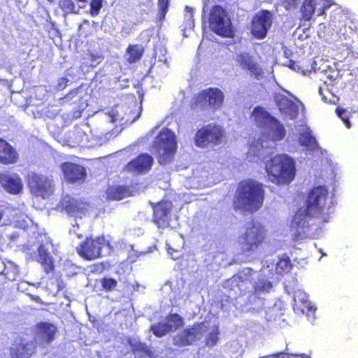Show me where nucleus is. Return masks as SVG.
I'll return each mask as SVG.
<instances>
[{"instance_id": "1", "label": "nucleus", "mask_w": 358, "mask_h": 358, "mask_svg": "<svg viewBox=\"0 0 358 358\" xmlns=\"http://www.w3.org/2000/svg\"><path fill=\"white\" fill-rule=\"evenodd\" d=\"M264 199L263 185L252 179L239 182L233 201L235 210L254 213L259 209Z\"/></svg>"}, {"instance_id": "2", "label": "nucleus", "mask_w": 358, "mask_h": 358, "mask_svg": "<svg viewBox=\"0 0 358 358\" xmlns=\"http://www.w3.org/2000/svg\"><path fill=\"white\" fill-rule=\"evenodd\" d=\"M266 171L272 182L289 184L296 175L295 162L286 155H277L266 162Z\"/></svg>"}, {"instance_id": "3", "label": "nucleus", "mask_w": 358, "mask_h": 358, "mask_svg": "<svg viewBox=\"0 0 358 358\" xmlns=\"http://www.w3.org/2000/svg\"><path fill=\"white\" fill-rule=\"evenodd\" d=\"M329 191L325 186L319 185L313 187L308 193L305 206L310 213H315L322 222H327L331 213L332 201L328 203Z\"/></svg>"}, {"instance_id": "4", "label": "nucleus", "mask_w": 358, "mask_h": 358, "mask_svg": "<svg viewBox=\"0 0 358 358\" xmlns=\"http://www.w3.org/2000/svg\"><path fill=\"white\" fill-rule=\"evenodd\" d=\"M177 141L174 134L168 129L162 130L155 138L152 152L161 165L170 164L177 151Z\"/></svg>"}, {"instance_id": "5", "label": "nucleus", "mask_w": 358, "mask_h": 358, "mask_svg": "<svg viewBox=\"0 0 358 358\" xmlns=\"http://www.w3.org/2000/svg\"><path fill=\"white\" fill-rule=\"evenodd\" d=\"M265 239L264 227L259 222L252 220L245 224L244 232L238 238V243L242 252L250 253L259 250Z\"/></svg>"}, {"instance_id": "6", "label": "nucleus", "mask_w": 358, "mask_h": 358, "mask_svg": "<svg viewBox=\"0 0 358 358\" xmlns=\"http://www.w3.org/2000/svg\"><path fill=\"white\" fill-rule=\"evenodd\" d=\"M209 27L215 34L223 38H233L235 29L227 10L221 6H212L209 17Z\"/></svg>"}, {"instance_id": "7", "label": "nucleus", "mask_w": 358, "mask_h": 358, "mask_svg": "<svg viewBox=\"0 0 358 358\" xmlns=\"http://www.w3.org/2000/svg\"><path fill=\"white\" fill-rule=\"evenodd\" d=\"M104 248H108L110 250L113 249V246L105 236L101 235L95 237L90 236L79 243L76 250L83 259L92 261L102 257L101 252Z\"/></svg>"}, {"instance_id": "8", "label": "nucleus", "mask_w": 358, "mask_h": 358, "mask_svg": "<svg viewBox=\"0 0 358 358\" xmlns=\"http://www.w3.org/2000/svg\"><path fill=\"white\" fill-rule=\"evenodd\" d=\"M25 180L30 194L35 197L45 199L54 193L55 182L52 176L33 171L27 175Z\"/></svg>"}, {"instance_id": "9", "label": "nucleus", "mask_w": 358, "mask_h": 358, "mask_svg": "<svg viewBox=\"0 0 358 358\" xmlns=\"http://www.w3.org/2000/svg\"><path fill=\"white\" fill-rule=\"evenodd\" d=\"M224 137L222 127L215 124H208L199 129L194 136L195 145L201 148L220 144Z\"/></svg>"}, {"instance_id": "10", "label": "nucleus", "mask_w": 358, "mask_h": 358, "mask_svg": "<svg viewBox=\"0 0 358 358\" xmlns=\"http://www.w3.org/2000/svg\"><path fill=\"white\" fill-rule=\"evenodd\" d=\"M252 115L257 123H262L268 127L272 136V140L278 141L282 140L285 136V129L280 121L272 116L268 111L261 106L254 108Z\"/></svg>"}, {"instance_id": "11", "label": "nucleus", "mask_w": 358, "mask_h": 358, "mask_svg": "<svg viewBox=\"0 0 358 358\" xmlns=\"http://www.w3.org/2000/svg\"><path fill=\"white\" fill-rule=\"evenodd\" d=\"M204 322H194L192 326L187 327L173 336V344L182 348L194 345L199 341L203 334Z\"/></svg>"}, {"instance_id": "12", "label": "nucleus", "mask_w": 358, "mask_h": 358, "mask_svg": "<svg viewBox=\"0 0 358 358\" xmlns=\"http://www.w3.org/2000/svg\"><path fill=\"white\" fill-rule=\"evenodd\" d=\"M273 23V15L271 11L262 9L257 13L251 21L250 32L257 39H264Z\"/></svg>"}, {"instance_id": "13", "label": "nucleus", "mask_w": 358, "mask_h": 358, "mask_svg": "<svg viewBox=\"0 0 358 358\" xmlns=\"http://www.w3.org/2000/svg\"><path fill=\"white\" fill-rule=\"evenodd\" d=\"M166 322H159L151 325L150 330L157 338H162L183 327L184 320L178 313H170L166 317Z\"/></svg>"}, {"instance_id": "14", "label": "nucleus", "mask_w": 358, "mask_h": 358, "mask_svg": "<svg viewBox=\"0 0 358 358\" xmlns=\"http://www.w3.org/2000/svg\"><path fill=\"white\" fill-rule=\"evenodd\" d=\"M152 222L158 228L165 229L170 225L173 204L170 201L162 200L152 204Z\"/></svg>"}, {"instance_id": "15", "label": "nucleus", "mask_w": 358, "mask_h": 358, "mask_svg": "<svg viewBox=\"0 0 358 358\" xmlns=\"http://www.w3.org/2000/svg\"><path fill=\"white\" fill-rule=\"evenodd\" d=\"M87 203L85 201L67 194L62 197L58 207L71 217H78L85 214L87 210Z\"/></svg>"}, {"instance_id": "16", "label": "nucleus", "mask_w": 358, "mask_h": 358, "mask_svg": "<svg viewBox=\"0 0 358 358\" xmlns=\"http://www.w3.org/2000/svg\"><path fill=\"white\" fill-rule=\"evenodd\" d=\"M339 40L346 48V57L358 55V35L350 25L344 24L339 30Z\"/></svg>"}, {"instance_id": "17", "label": "nucleus", "mask_w": 358, "mask_h": 358, "mask_svg": "<svg viewBox=\"0 0 358 358\" xmlns=\"http://www.w3.org/2000/svg\"><path fill=\"white\" fill-rule=\"evenodd\" d=\"M235 61L241 69L249 71L254 78L259 80L263 77V69L249 52H241L237 54Z\"/></svg>"}, {"instance_id": "18", "label": "nucleus", "mask_w": 358, "mask_h": 358, "mask_svg": "<svg viewBox=\"0 0 358 358\" xmlns=\"http://www.w3.org/2000/svg\"><path fill=\"white\" fill-rule=\"evenodd\" d=\"M153 164L152 157L148 153H141L129 162L124 167V171L138 175L148 172Z\"/></svg>"}, {"instance_id": "19", "label": "nucleus", "mask_w": 358, "mask_h": 358, "mask_svg": "<svg viewBox=\"0 0 358 358\" xmlns=\"http://www.w3.org/2000/svg\"><path fill=\"white\" fill-rule=\"evenodd\" d=\"M255 271L250 268H244L230 280L232 286L237 287L239 294H244L250 289V285L254 280Z\"/></svg>"}, {"instance_id": "20", "label": "nucleus", "mask_w": 358, "mask_h": 358, "mask_svg": "<svg viewBox=\"0 0 358 358\" xmlns=\"http://www.w3.org/2000/svg\"><path fill=\"white\" fill-rule=\"evenodd\" d=\"M36 352V346L32 341L20 339L14 342L9 350L11 358H31Z\"/></svg>"}, {"instance_id": "21", "label": "nucleus", "mask_w": 358, "mask_h": 358, "mask_svg": "<svg viewBox=\"0 0 358 358\" xmlns=\"http://www.w3.org/2000/svg\"><path fill=\"white\" fill-rule=\"evenodd\" d=\"M61 169L66 181L76 182L86 177L85 169L76 163L65 162L61 166Z\"/></svg>"}, {"instance_id": "22", "label": "nucleus", "mask_w": 358, "mask_h": 358, "mask_svg": "<svg viewBox=\"0 0 358 358\" xmlns=\"http://www.w3.org/2000/svg\"><path fill=\"white\" fill-rule=\"evenodd\" d=\"M0 185L7 192L14 195L20 194L23 189L22 180L17 174L1 173Z\"/></svg>"}, {"instance_id": "23", "label": "nucleus", "mask_w": 358, "mask_h": 358, "mask_svg": "<svg viewBox=\"0 0 358 358\" xmlns=\"http://www.w3.org/2000/svg\"><path fill=\"white\" fill-rule=\"evenodd\" d=\"M37 252L36 261L41 265L43 271L46 274L52 273L55 270L54 258L50 255L46 244H40L37 249Z\"/></svg>"}, {"instance_id": "24", "label": "nucleus", "mask_w": 358, "mask_h": 358, "mask_svg": "<svg viewBox=\"0 0 358 358\" xmlns=\"http://www.w3.org/2000/svg\"><path fill=\"white\" fill-rule=\"evenodd\" d=\"M275 103L280 113L289 116L291 120H294L297 117L299 106L288 97L279 95L275 97Z\"/></svg>"}, {"instance_id": "25", "label": "nucleus", "mask_w": 358, "mask_h": 358, "mask_svg": "<svg viewBox=\"0 0 358 358\" xmlns=\"http://www.w3.org/2000/svg\"><path fill=\"white\" fill-rule=\"evenodd\" d=\"M36 328L41 341L48 345L56 338L58 333L57 327L51 322H39L36 324Z\"/></svg>"}, {"instance_id": "26", "label": "nucleus", "mask_w": 358, "mask_h": 358, "mask_svg": "<svg viewBox=\"0 0 358 358\" xmlns=\"http://www.w3.org/2000/svg\"><path fill=\"white\" fill-rule=\"evenodd\" d=\"M19 159V155L15 148L8 142L0 138V163L4 165L15 164Z\"/></svg>"}, {"instance_id": "27", "label": "nucleus", "mask_w": 358, "mask_h": 358, "mask_svg": "<svg viewBox=\"0 0 358 358\" xmlns=\"http://www.w3.org/2000/svg\"><path fill=\"white\" fill-rule=\"evenodd\" d=\"M310 217L319 218V216L315 213H310L306 206L305 208H300L293 216L291 226L296 229L306 227Z\"/></svg>"}, {"instance_id": "28", "label": "nucleus", "mask_w": 358, "mask_h": 358, "mask_svg": "<svg viewBox=\"0 0 358 358\" xmlns=\"http://www.w3.org/2000/svg\"><path fill=\"white\" fill-rule=\"evenodd\" d=\"M207 106H212L213 108H219L223 103V92L217 87H209L203 90Z\"/></svg>"}, {"instance_id": "29", "label": "nucleus", "mask_w": 358, "mask_h": 358, "mask_svg": "<svg viewBox=\"0 0 358 358\" xmlns=\"http://www.w3.org/2000/svg\"><path fill=\"white\" fill-rule=\"evenodd\" d=\"M206 332L204 338V345L208 348L216 346L220 340V329L218 324H214L210 328L205 326L203 333Z\"/></svg>"}, {"instance_id": "30", "label": "nucleus", "mask_w": 358, "mask_h": 358, "mask_svg": "<svg viewBox=\"0 0 358 358\" xmlns=\"http://www.w3.org/2000/svg\"><path fill=\"white\" fill-rule=\"evenodd\" d=\"M107 198L110 200L119 201L131 195L129 187L117 185L108 187L106 190Z\"/></svg>"}, {"instance_id": "31", "label": "nucleus", "mask_w": 358, "mask_h": 358, "mask_svg": "<svg viewBox=\"0 0 358 358\" xmlns=\"http://www.w3.org/2000/svg\"><path fill=\"white\" fill-rule=\"evenodd\" d=\"M144 48L139 44H129L125 51V59L129 64L140 61L143 55Z\"/></svg>"}, {"instance_id": "32", "label": "nucleus", "mask_w": 358, "mask_h": 358, "mask_svg": "<svg viewBox=\"0 0 358 358\" xmlns=\"http://www.w3.org/2000/svg\"><path fill=\"white\" fill-rule=\"evenodd\" d=\"M0 275L3 276V279L8 281H14L19 274L18 266L12 262H3L0 261Z\"/></svg>"}, {"instance_id": "33", "label": "nucleus", "mask_w": 358, "mask_h": 358, "mask_svg": "<svg viewBox=\"0 0 358 358\" xmlns=\"http://www.w3.org/2000/svg\"><path fill=\"white\" fill-rule=\"evenodd\" d=\"M127 343L131 348V351L135 352H142L150 358H155V352L145 343L136 340L132 338L127 339Z\"/></svg>"}, {"instance_id": "34", "label": "nucleus", "mask_w": 358, "mask_h": 358, "mask_svg": "<svg viewBox=\"0 0 358 358\" xmlns=\"http://www.w3.org/2000/svg\"><path fill=\"white\" fill-rule=\"evenodd\" d=\"M299 141L301 146L305 147L308 150H316L318 147V143L312 134L311 131H306L299 134Z\"/></svg>"}, {"instance_id": "35", "label": "nucleus", "mask_w": 358, "mask_h": 358, "mask_svg": "<svg viewBox=\"0 0 358 358\" xmlns=\"http://www.w3.org/2000/svg\"><path fill=\"white\" fill-rule=\"evenodd\" d=\"M189 107L193 110H205L208 108L203 90L194 95L189 102Z\"/></svg>"}, {"instance_id": "36", "label": "nucleus", "mask_w": 358, "mask_h": 358, "mask_svg": "<svg viewBox=\"0 0 358 358\" xmlns=\"http://www.w3.org/2000/svg\"><path fill=\"white\" fill-rule=\"evenodd\" d=\"M316 0H303L300 8L301 13V20L309 21L311 20L315 10Z\"/></svg>"}, {"instance_id": "37", "label": "nucleus", "mask_w": 358, "mask_h": 358, "mask_svg": "<svg viewBox=\"0 0 358 358\" xmlns=\"http://www.w3.org/2000/svg\"><path fill=\"white\" fill-rule=\"evenodd\" d=\"M292 268V262L287 256L279 259L275 265V272L278 275H284L289 273Z\"/></svg>"}, {"instance_id": "38", "label": "nucleus", "mask_w": 358, "mask_h": 358, "mask_svg": "<svg viewBox=\"0 0 358 358\" xmlns=\"http://www.w3.org/2000/svg\"><path fill=\"white\" fill-rule=\"evenodd\" d=\"M101 285L100 291L112 292L116 289L117 281L111 277H103L99 279Z\"/></svg>"}, {"instance_id": "39", "label": "nucleus", "mask_w": 358, "mask_h": 358, "mask_svg": "<svg viewBox=\"0 0 358 358\" xmlns=\"http://www.w3.org/2000/svg\"><path fill=\"white\" fill-rule=\"evenodd\" d=\"M324 77L329 80L330 84L337 83V80L341 79L342 76L340 71L334 66H329L323 71Z\"/></svg>"}, {"instance_id": "40", "label": "nucleus", "mask_w": 358, "mask_h": 358, "mask_svg": "<svg viewBox=\"0 0 358 358\" xmlns=\"http://www.w3.org/2000/svg\"><path fill=\"white\" fill-rule=\"evenodd\" d=\"M272 288V283L267 280H259L253 285V291L255 294L269 292Z\"/></svg>"}, {"instance_id": "41", "label": "nucleus", "mask_w": 358, "mask_h": 358, "mask_svg": "<svg viewBox=\"0 0 358 358\" xmlns=\"http://www.w3.org/2000/svg\"><path fill=\"white\" fill-rule=\"evenodd\" d=\"M59 7L65 14L78 13L80 6L76 8L73 0H59Z\"/></svg>"}, {"instance_id": "42", "label": "nucleus", "mask_w": 358, "mask_h": 358, "mask_svg": "<svg viewBox=\"0 0 358 358\" xmlns=\"http://www.w3.org/2000/svg\"><path fill=\"white\" fill-rule=\"evenodd\" d=\"M169 3L170 0H158V6L159 8V18L160 20H164L169 10Z\"/></svg>"}, {"instance_id": "43", "label": "nucleus", "mask_w": 358, "mask_h": 358, "mask_svg": "<svg viewBox=\"0 0 358 358\" xmlns=\"http://www.w3.org/2000/svg\"><path fill=\"white\" fill-rule=\"evenodd\" d=\"M90 13L92 16H96L103 6V0H91Z\"/></svg>"}, {"instance_id": "44", "label": "nucleus", "mask_w": 358, "mask_h": 358, "mask_svg": "<svg viewBox=\"0 0 358 358\" xmlns=\"http://www.w3.org/2000/svg\"><path fill=\"white\" fill-rule=\"evenodd\" d=\"M86 59L88 60L89 66L95 67L101 62L103 57L99 55L90 52L87 55Z\"/></svg>"}, {"instance_id": "45", "label": "nucleus", "mask_w": 358, "mask_h": 358, "mask_svg": "<svg viewBox=\"0 0 358 358\" xmlns=\"http://www.w3.org/2000/svg\"><path fill=\"white\" fill-rule=\"evenodd\" d=\"M336 113L338 117L343 120L344 124L347 127L350 128L351 126L350 119H349V113L344 108H337Z\"/></svg>"}, {"instance_id": "46", "label": "nucleus", "mask_w": 358, "mask_h": 358, "mask_svg": "<svg viewBox=\"0 0 358 358\" xmlns=\"http://www.w3.org/2000/svg\"><path fill=\"white\" fill-rule=\"evenodd\" d=\"M299 0H286L285 6L287 9L295 8L299 4Z\"/></svg>"}, {"instance_id": "47", "label": "nucleus", "mask_w": 358, "mask_h": 358, "mask_svg": "<svg viewBox=\"0 0 358 358\" xmlns=\"http://www.w3.org/2000/svg\"><path fill=\"white\" fill-rule=\"evenodd\" d=\"M68 82H69V80L66 78H65V77L61 78L57 85V90L64 89L66 87Z\"/></svg>"}, {"instance_id": "48", "label": "nucleus", "mask_w": 358, "mask_h": 358, "mask_svg": "<svg viewBox=\"0 0 358 358\" xmlns=\"http://www.w3.org/2000/svg\"><path fill=\"white\" fill-rule=\"evenodd\" d=\"M27 295L29 297V299L31 301H35V302H36L38 303H41V304L43 303L39 296L34 295V294H27Z\"/></svg>"}, {"instance_id": "49", "label": "nucleus", "mask_w": 358, "mask_h": 358, "mask_svg": "<svg viewBox=\"0 0 358 358\" xmlns=\"http://www.w3.org/2000/svg\"><path fill=\"white\" fill-rule=\"evenodd\" d=\"M318 91H319L320 94L322 96V99H323L324 101H327V98L325 97V96H324V92H323V90H322V87H319Z\"/></svg>"}, {"instance_id": "50", "label": "nucleus", "mask_w": 358, "mask_h": 358, "mask_svg": "<svg viewBox=\"0 0 358 358\" xmlns=\"http://www.w3.org/2000/svg\"><path fill=\"white\" fill-rule=\"evenodd\" d=\"M186 10H188L189 12L190 18L192 19V18L193 10L191 8L186 7Z\"/></svg>"}, {"instance_id": "51", "label": "nucleus", "mask_w": 358, "mask_h": 358, "mask_svg": "<svg viewBox=\"0 0 358 358\" xmlns=\"http://www.w3.org/2000/svg\"><path fill=\"white\" fill-rule=\"evenodd\" d=\"M296 358H310V357L306 355H296Z\"/></svg>"}]
</instances>
